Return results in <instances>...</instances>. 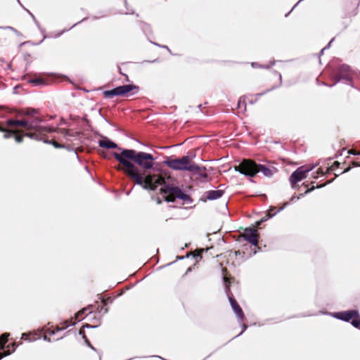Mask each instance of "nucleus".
<instances>
[{"label":"nucleus","mask_w":360,"mask_h":360,"mask_svg":"<svg viewBox=\"0 0 360 360\" xmlns=\"http://www.w3.org/2000/svg\"><path fill=\"white\" fill-rule=\"evenodd\" d=\"M112 155L125 167L124 173L134 180L136 185L141 186L143 189L148 188L144 174L136 165L146 170L153 169L155 158L152 154L134 149L120 148V153L113 152Z\"/></svg>","instance_id":"nucleus-1"},{"label":"nucleus","mask_w":360,"mask_h":360,"mask_svg":"<svg viewBox=\"0 0 360 360\" xmlns=\"http://www.w3.org/2000/svg\"><path fill=\"white\" fill-rule=\"evenodd\" d=\"M19 115L25 117L26 118L18 120L14 118H9L5 121V123L8 127H24L27 129H38L39 124L43 122L42 118L39 115V110L35 108H27L22 109L19 112Z\"/></svg>","instance_id":"nucleus-2"},{"label":"nucleus","mask_w":360,"mask_h":360,"mask_svg":"<svg viewBox=\"0 0 360 360\" xmlns=\"http://www.w3.org/2000/svg\"><path fill=\"white\" fill-rule=\"evenodd\" d=\"M194 157L195 155L190 156L188 155L176 158L167 157L163 161V164L174 171H185L191 173L198 168L194 166V162L193 161Z\"/></svg>","instance_id":"nucleus-3"},{"label":"nucleus","mask_w":360,"mask_h":360,"mask_svg":"<svg viewBox=\"0 0 360 360\" xmlns=\"http://www.w3.org/2000/svg\"><path fill=\"white\" fill-rule=\"evenodd\" d=\"M331 77L333 81L332 84H328L326 82H321V84L332 87L337 83L342 82L347 85L353 86L352 73L351 68L348 65L342 64L339 65L332 72Z\"/></svg>","instance_id":"nucleus-4"},{"label":"nucleus","mask_w":360,"mask_h":360,"mask_svg":"<svg viewBox=\"0 0 360 360\" xmlns=\"http://www.w3.org/2000/svg\"><path fill=\"white\" fill-rule=\"evenodd\" d=\"M326 314L336 319L349 323L354 328L360 330V314L357 309H349L337 312H326Z\"/></svg>","instance_id":"nucleus-5"},{"label":"nucleus","mask_w":360,"mask_h":360,"mask_svg":"<svg viewBox=\"0 0 360 360\" xmlns=\"http://www.w3.org/2000/svg\"><path fill=\"white\" fill-rule=\"evenodd\" d=\"M222 281L224 286V291L231 304V309L237 316L238 321H243L245 318L244 313L231 290V283L234 281V278H227L226 277L223 276Z\"/></svg>","instance_id":"nucleus-6"},{"label":"nucleus","mask_w":360,"mask_h":360,"mask_svg":"<svg viewBox=\"0 0 360 360\" xmlns=\"http://www.w3.org/2000/svg\"><path fill=\"white\" fill-rule=\"evenodd\" d=\"M139 86L134 84H123L110 90H105L103 94L105 98L111 99L115 96L128 97L138 93Z\"/></svg>","instance_id":"nucleus-7"},{"label":"nucleus","mask_w":360,"mask_h":360,"mask_svg":"<svg viewBox=\"0 0 360 360\" xmlns=\"http://www.w3.org/2000/svg\"><path fill=\"white\" fill-rule=\"evenodd\" d=\"M161 194H174L175 198L182 200V205L191 204L193 202L192 197L183 188L172 184H165L160 189Z\"/></svg>","instance_id":"nucleus-8"},{"label":"nucleus","mask_w":360,"mask_h":360,"mask_svg":"<svg viewBox=\"0 0 360 360\" xmlns=\"http://www.w3.org/2000/svg\"><path fill=\"white\" fill-rule=\"evenodd\" d=\"M56 129L54 127H41V124H39V128L38 129H35L33 132H27L25 136L27 137H29L32 139H34L36 141H43L44 143H49L53 145L56 148H65V146L60 145L56 141H49L47 139H45L44 137V134L42 132H49L51 133L53 131H56Z\"/></svg>","instance_id":"nucleus-9"},{"label":"nucleus","mask_w":360,"mask_h":360,"mask_svg":"<svg viewBox=\"0 0 360 360\" xmlns=\"http://www.w3.org/2000/svg\"><path fill=\"white\" fill-rule=\"evenodd\" d=\"M315 165H302L295 169L290 176L289 181L292 188H295V185L305 179L307 174L314 168Z\"/></svg>","instance_id":"nucleus-10"},{"label":"nucleus","mask_w":360,"mask_h":360,"mask_svg":"<svg viewBox=\"0 0 360 360\" xmlns=\"http://www.w3.org/2000/svg\"><path fill=\"white\" fill-rule=\"evenodd\" d=\"M234 169L245 176L252 178V172H255L253 160H243L240 164L234 167Z\"/></svg>","instance_id":"nucleus-11"},{"label":"nucleus","mask_w":360,"mask_h":360,"mask_svg":"<svg viewBox=\"0 0 360 360\" xmlns=\"http://www.w3.org/2000/svg\"><path fill=\"white\" fill-rule=\"evenodd\" d=\"M253 165L255 172H252V177H255L259 172L262 173L266 177H271L277 172V169L274 166L257 164L255 161H253Z\"/></svg>","instance_id":"nucleus-12"},{"label":"nucleus","mask_w":360,"mask_h":360,"mask_svg":"<svg viewBox=\"0 0 360 360\" xmlns=\"http://www.w3.org/2000/svg\"><path fill=\"white\" fill-rule=\"evenodd\" d=\"M242 238L244 240L250 243L252 246L257 247L259 236L257 231L254 227H246L244 229Z\"/></svg>","instance_id":"nucleus-13"},{"label":"nucleus","mask_w":360,"mask_h":360,"mask_svg":"<svg viewBox=\"0 0 360 360\" xmlns=\"http://www.w3.org/2000/svg\"><path fill=\"white\" fill-rule=\"evenodd\" d=\"M9 335L10 334L8 333H4L0 335V349H3L4 348L6 344L8 342V338ZM11 347H12V350L5 353L4 354L0 355V360L2 359L4 357L10 355L11 353L14 352L16 348L18 347V345H16L15 343L9 344L7 346L8 349H9Z\"/></svg>","instance_id":"nucleus-14"},{"label":"nucleus","mask_w":360,"mask_h":360,"mask_svg":"<svg viewBox=\"0 0 360 360\" xmlns=\"http://www.w3.org/2000/svg\"><path fill=\"white\" fill-rule=\"evenodd\" d=\"M98 146L105 149H119L121 148L118 146V145L112 141L108 137L103 136L101 139H99L98 141Z\"/></svg>","instance_id":"nucleus-15"},{"label":"nucleus","mask_w":360,"mask_h":360,"mask_svg":"<svg viewBox=\"0 0 360 360\" xmlns=\"http://www.w3.org/2000/svg\"><path fill=\"white\" fill-rule=\"evenodd\" d=\"M288 202H285L283 204L282 207L278 209L276 211V207L274 206H270L269 210L266 212V215L261 219L262 221L265 222L268 219L274 217L277 213L282 211L284 208H285L288 205Z\"/></svg>","instance_id":"nucleus-16"},{"label":"nucleus","mask_w":360,"mask_h":360,"mask_svg":"<svg viewBox=\"0 0 360 360\" xmlns=\"http://www.w3.org/2000/svg\"><path fill=\"white\" fill-rule=\"evenodd\" d=\"M288 202H285L283 204L282 207L278 209L276 211V207L274 206H270L269 210L266 212V215L261 219L262 221L265 222L268 219L274 217L277 213L282 211L284 208H285L288 205Z\"/></svg>","instance_id":"nucleus-17"},{"label":"nucleus","mask_w":360,"mask_h":360,"mask_svg":"<svg viewBox=\"0 0 360 360\" xmlns=\"http://www.w3.org/2000/svg\"><path fill=\"white\" fill-rule=\"evenodd\" d=\"M58 131H60L68 141H71L72 138L77 139L82 134L81 131H74L73 129H59Z\"/></svg>","instance_id":"nucleus-18"},{"label":"nucleus","mask_w":360,"mask_h":360,"mask_svg":"<svg viewBox=\"0 0 360 360\" xmlns=\"http://www.w3.org/2000/svg\"><path fill=\"white\" fill-rule=\"evenodd\" d=\"M224 190H210L205 193L207 195V199L208 200H215L221 198L224 194Z\"/></svg>","instance_id":"nucleus-19"},{"label":"nucleus","mask_w":360,"mask_h":360,"mask_svg":"<svg viewBox=\"0 0 360 360\" xmlns=\"http://www.w3.org/2000/svg\"><path fill=\"white\" fill-rule=\"evenodd\" d=\"M325 185L326 184H322V185H318L317 184L316 186L312 185L311 188H307L303 193L300 194V195H293L291 197L290 200V202H294L298 200L300 198V197H302L304 195H306V194L313 191L315 188H321L325 186Z\"/></svg>","instance_id":"nucleus-20"},{"label":"nucleus","mask_w":360,"mask_h":360,"mask_svg":"<svg viewBox=\"0 0 360 360\" xmlns=\"http://www.w3.org/2000/svg\"><path fill=\"white\" fill-rule=\"evenodd\" d=\"M274 74L278 77V79H279L278 86H280L282 84V76H281V74L279 72L276 71V70L274 71ZM277 87H278V86H274L271 87L270 89H267L266 91H264L262 93L258 94L257 96H262L264 95L266 93L272 91V90L276 89Z\"/></svg>","instance_id":"nucleus-21"},{"label":"nucleus","mask_w":360,"mask_h":360,"mask_svg":"<svg viewBox=\"0 0 360 360\" xmlns=\"http://www.w3.org/2000/svg\"><path fill=\"white\" fill-rule=\"evenodd\" d=\"M0 131L4 132V139H8L13 136L14 131L8 130L0 122Z\"/></svg>","instance_id":"nucleus-22"},{"label":"nucleus","mask_w":360,"mask_h":360,"mask_svg":"<svg viewBox=\"0 0 360 360\" xmlns=\"http://www.w3.org/2000/svg\"><path fill=\"white\" fill-rule=\"evenodd\" d=\"M29 84H32L34 86L44 85L46 84V82L44 79L41 77L31 78L27 80Z\"/></svg>","instance_id":"nucleus-23"},{"label":"nucleus","mask_w":360,"mask_h":360,"mask_svg":"<svg viewBox=\"0 0 360 360\" xmlns=\"http://www.w3.org/2000/svg\"><path fill=\"white\" fill-rule=\"evenodd\" d=\"M140 27L145 34L148 35V34H150L152 33V30H151L150 25H148L146 22H141Z\"/></svg>","instance_id":"nucleus-24"},{"label":"nucleus","mask_w":360,"mask_h":360,"mask_svg":"<svg viewBox=\"0 0 360 360\" xmlns=\"http://www.w3.org/2000/svg\"><path fill=\"white\" fill-rule=\"evenodd\" d=\"M32 18L34 24L36 25V26L37 27V28L40 31V32L42 33L43 34H44V37H43V39L39 43V44H41L43 41L44 39H45L46 38V36L45 34L46 30L41 27V25H40L39 22L37 20V18H35L34 15H32Z\"/></svg>","instance_id":"nucleus-25"},{"label":"nucleus","mask_w":360,"mask_h":360,"mask_svg":"<svg viewBox=\"0 0 360 360\" xmlns=\"http://www.w3.org/2000/svg\"><path fill=\"white\" fill-rule=\"evenodd\" d=\"M102 302L103 304V305L101 306V305H98L97 307H96V311L98 313H101L103 311V314H107L108 312V308L105 307L106 306V301L103 299H102Z\"/></svg>","instance_id":"nucleus-26"},{"label":"nucleus","mask_w":360,"mask_h":360,"mask_svg":"<svg viewBox=\"0 0 360 360\" xmlns=\"http://www.w3.org/2000/svg\"><path fill=\"white\" fill-rule=\"evenodd\" d=\"M93 307L92 305H89L88 306V307L86 308H83L81 310H79V311H77L75 314V319L76 321H79L80 319H79V317L82 316L83 314H84V313L86 312V311L89 309H91Z\"/></svg>","instance_id":"nucleus-27"},{"label":"nucleus","mask_w":360,"mask_h":360,"mask_svg":"<svg viewBox=\"0 0 360 360\" xmlns=\"http://www.w3.org/2000/svg\"><path fill=\"white\" fill-rule=\"evenodd\" d=\"M276 63V61L274 60L272 62H271V65H259L258 63H256V62H252L251 63V65L252 68H266V69H269L271 66H273Z\"/></svg>","instance_id":"nucleus-28"},{"label":"nucleus","mask_w":360,"mask_h":360,"mask_svg":"<svg viewBox=\"0 0 360 360\" xmlns=\"http://www.w3.org/2000/svg\"><path fill=\"white\" fill-rule=\"evenodd\" d=\"M88 19L87 17L86 18H84L83 19H82L80 21L76 22L75 25H73L70 28L68 29V30H64L63 31H61L60 33H58V34H56V37H60L63 33H65V32L70 30L72 27H75L76 25H77L78 24L82 22H84L85 20H86Z\"/></svg>","instance_id":"nucleus-29"},{"label":"nucleus","mask_w":360,"mask_h":360,"mask_svg":"<svg viewBox=\"0 0 360 360\" xmlns=\"http://www.w3.org/2000/svg\"><path fill=\"white\" fill-rule=\"evenodd\" d=\"M194 166L197 167V169H195L193 173H197L198 171H201L202 172H206L207 168L205 166H200L194 162Z\"/></svg>","instance_id":"nucleus-30"},{"label":"nucleus","mask_w":360,"mask_h":360,"mask_svg":"<svg viewBox=\"0 0 360 360\" xmlns=\"http://www.w3.org/2000/svg\"><path fill=\"white\" fill-rule=\"evenodd\" d=\"M27 134V133H25V134L24 135H22V136H20V135H15V134H13V137H14V139H15V141H16L17 143H22V141H23V138H24V136H25V134Z\"/></svg>","instance_id":"nucleus-31"},{"label":"nucleus","mask_w":360,"mask_h":360,"mask_svg":"<svg viewBox=\"0 0 360 360\" xmlns=\"http://www.w3.org/2000/svg\"><path fill=\"white\" fill-rule=\"evenodd\" d=\"M195 174H198L200 177L205 179H209V175L207 174L206 172H202L201 171L197 172V173H195Z\"/></svg>","instance_id":"nucleus-32"},{"label":"nucleus","mask_w":360,"mask_h":360,"mask_svg":"<svg viewBox=\"0 0 360 360\" xmlns=\"http://www.w3.org/2000/svg\"><path fill=\"white\" fill-rule=\"evenodd\" d=\"M124 5L126 6V8H127L125 14H127V15H128V14H134V11L132 9L128 8V7H127L128 4H127V0H124Z\"/></svg>","instance_id":"nucleus-33"},{"label":"nucleus","mask_w":360,"mask_h":360,"mask_svg":"<svg viewBox=\"0 0 360 360\" xmlns=\"http://www.w3.org/2000/svg\"><path fill=\"white\" fill-rule=\"evenodd\" d=\"M239 322H240V323H241L240 326H241V327H242L243 330H242V331H241V332H240L238 335H236L235 338H237V337H238V336L241 335H242V334L245 331V330H246V329H247V328H248V326H247V325H245V323H242L243 321H239Z\"/></svg>","instance_id":"nucleus-34"},{"label":"nucleus","mask_w":360,"mask_h":360,"mask_svg":"<svg viewBox=\"0 0 360 360\" xmlns=\"http://www.w3.org/2000/svg\"><path fill=\"white\" fill-rule=\"evenodd\" d=\"M340 163L339 162H338V161H335V162L333 163V165H332V166H331V167H330V170H331V171H334V170H335L337 168H338V167H340Z\"/></svg>","instance_id":"nucleus-35"},{"label":"nucleus","mask_w":360,"mask_h":360,"mask_svg":"<svg viewBox=\"0 0 360 360\" xmlns=\"http://www.w3.org/2000/svg\"><path fill=\"white\" fill-rule=\"evenodd\" d=\"M151 43H152L153 44H154L155 46H157L161 47V48H162V49H167L169 53H171V50L169 49V48L167 46H166V45H160V44H158V43L152 42V41H151Z\"/></svg>","instance_id":"nucleus-36"},{"label":"nucleus","mask_w":360,"mask_h":360,"mask_svg":"<svg viewBox=\"0 0 360 360\" xmlns=\"http://www.w3.org/2000/svg\"><path fill=\"white\" fill-rule=\"evenodd\" d=\"M164 200L167 202H174L176 200V198L165 196Z\"/></svg>","instance_id":"nucleus-37"},{"label":"nucleus","mask_w":360,"mask_h":360,"mask_svg":"<svg viewBox=\"0 0 360 360\" xmlns=\"http://www.w3.org/2000/svg\"><path fill=\"white\" fill-rule=\"evenodd\" d=\"M99 326V324L98 325H90V324H88V323H86L84 326H83V329L84 330V328H96L97 327Z\"/></svg>","instance_id":"nucleus-38"},{"label":"nucleus","mask_w":360,"mask_h":360,"mask_svg":"<svg viewBox=\"0 0 360 360\" xmlns=\"http://www.w3.org/2000/svg\"><path fill=\"white\" fill-rule=\"evenodd\" d=\"M0 29L10 30L13 32H18V30L15 28L11 26L0 27Z\"/></svg>","instance_id":"nucleus-39"},{"label":"nucleus","mask_w":360,"mask_h":360,"mask_svg":"<svg viewBox=\"0 0 360 360\" xmlns=\"http://www.w3.org/2000/svg\"><path fill=\"white\" fill-rule=\"evenodd\" d=\"M67 322H68V321H65V327H63V328H56V331H60V330H62L65 329V328H68L69 326H74V325L75 324V323H74V322H71L70 324H68V323H67Z\"/></svg>","instance_id":"nucleus-40"},{"label":"nucleus","mask_w":360,"mask_h":360,"mask_svg":"<svg viewBox=\"0 0 360 360\" xmlns=\"http://www.w3.org/2000/svg\"><path fill=\"white\" fill-rule=\"evenodd\" d=\"M82 120L83 121H84V122H85L86 125H87V126H90V122H89V120L87 119V115H84L82 117Z\"/></svg>","instance_id":"nucleus-41"},{"label":"nucleus","mask_w":360,"mask_h":360,"mask_svg":"<svg viewBox=\"0 0 360 360\" xmlns=\"http://www.w3.org/2000/svg\"><path fill=\"white\" fill-rule=\"evenodd\" d=\"M348 153L353 155L360 156V151L349 150Z\"/></svg>","instance_id":"nucleus-42"},{"label":"nucleus","mask_w":360,"mask_h":360,"mask_svg":"<svg viewBox=\"0 0 360 360\" xmlns=\"http://www.w3.org/2000/svg\"><path fill=\"white\" fill-rule=\"evenodd\" d=\"M21 338L25 340H30L29 335L27 333H22Z\"/></svg>","instance_id":"nucleus-43"},{"label":"nucleus","mask_w":360,"mask_h":360,"mask_svg":"<svg viewBox=\"0 0 360 360\" xmlns=\"http://www.w3.org/2000/svg\"><path fill=\"white\" fill-rule=\"evenodd\" d=\"M89 348H91L92 350L97 352V349L91 345L90 341H88V342L86 344Z\"/></svg>","instance_id":"nucleus-44"},{"label":"nucleus","mask_w":360,"mask_h":360,"mask_svg":"<svg viewBox=\"0 0 360 360\" xmlns=\"http://www.w3.org/2000/svg\"><path fill=\"white\" fill-rule=\"evenodd\" d=\"M334 40H335V38H333V39H331V40L328 43V44H327L326 46H324V47H323V48L325 49V50L328 49L330 47L331 44H332V42H333Z\"/></svg>","instance_id":"nucleus-45"},{"label":"nucleus","mask_w":360,"mask_h":360,"mask_svg":"<svg viewBox=\"0 0 360 360\" xmlns=\"http://www.w3.org/2000/svg\"><path fill=\"white\" fill-rule=\"evenodd\" d=\"M79 335L82 337V338L86 336L84 330L83 328L80 329L79 331Z\"/></svg>","instance_id":"nucleus-46"},{"label":"nucleus","mask_w":360,"mask_h":360,"mask_svg":"<svg viewBox=\"0 0 360 360\" xmlns=\"http://www.w3.org/2000/svg\"><path fill=\"white\" fill-rule=\"evenodd\" d=\"M157 188V187L155 186H150V184H148V188L146 189V190H150V191H155Z\"/></svg>","instance_id":"nucleus-47"},{"label":"nucleus","mask_w":360,"mask_h":360,"mask_svg":"<svg viewBox=\"0 0 360 360\" xmlns=\"http://www.w3.org/2000/svg\"><path fill=\"white\" fill-rule=\"evenodd\" d=\"M241 105H244V107L245 108L246 104L245 103L244 101H243V103H241V101L239 100L238 102V107L240 108Z\"/></svg>","instance_id":"nucleus-48"},{"label":"nucleus","mask_w":360,"mask_h":360,"mask_svg":"<svg viewBox=\"0 0 360 360\" xmlns=\"http://www.w3.org/2000/svg\"><path fill=\"white\" fill-rule=\"evenodd\" d=\"M200 200L202 201V202H205L207 200H208V199H207V195H205V196H202L200 198Z\"/></svg>","instance_id":"nucleus-49"},{"label":"nucleus","mask_w":360,"mask_h":360,"mask_svg":"<svg viewBox=\"0 0 360 360\" xmlns=\"http://www.w3.org/2000/svg\"><path fill=\"white\" fill-rule=\"evenodd\" d=\"M119 72H120V74L123 75H124V76H125V77H126V80H127V82H129V81L128 75H125V74L122 73V70H121V69H120V68H119Z\"/></svg>","instance_id":"nucleus-50"},{"label":"nucleus","mask_w":360,"mask_h":360,"mask_svg":"<svg viewBox=\"0 0 360 360\" xmlns=\"http://www.w3.org/2000/svg\"><path fill=\"white\" fill-rule=\"evenodd\" d=\"M43 339H44V340L47 341V342H51V338H49L46 335H44Z\"/></svg>","instance_id":"nucleus-51"},{"label":"nucleus","mask_w":360,"mask_h":360,"mask_svg":"<svg viewBox=\"0 0 360 360\" xmlns=\"http://www.w3.org/2000/svg\"><path fill=\"white\" fill-rule=\"evenodd\" d=\"M262 223H264V222L262 221V220L260 219V220L256 221V226L259 227L262 225Z\"/></svg>","instance_id":"nucleus-52"},{"label":"nucleus","mask_w":360,"mask_h":360,"mask_svg":"<svg viewBox=\"0 0 360 360\" xmlns=\"http://www.w3.org/2000/svg\"><path fill=\"white\" fill-rule=\"evenodd\" d=\"M93 319H94V321H97L100 323L101 319V316H100L99 317L94 316Z\"/></svg>","instance_id":"nucleus-53"},{"label":"nucleus","mask_w":360,"mask_h":360,"mask_svg":"<svg viewBox=\"0 0 360 360\" xmlns=\"http://www.w3.org/2000/svg\"><path fill=\"white\" fill-rule=\"evenodd\" d=\"M324 51H326V50H325V49H324V48H323V49L321 50V51L319 52V57H320L321 55H323V54Z\"/></svg>","instance_id":"nucleus-54"},{"label":"nucleus","mask_w":360,"mask_h":360,"mask_svg":"<svg viewBox=\"0 0 360 360\" xmlns=\"http://www.w3.org/2000/svg\"><path fill=\"white\" fill-rule=\"evenodd\" d=\"M350 169H351V167H348L346 169H345V170L342 172V173L348 172Z\"/></svg>","instance_id":"nucleus-55"},{"label":"nucleus","mask_w":360,"mask_h":360,"mask_svg":"<svg viewBox=\"0 0 360 360\" xmlns=\"http://www.w3.org/2000/svg\"><path fill=\"white\" fill-rule=\"evenodd\" d=\"M104 120H105V121L108 124H109L110 125L114 126V124H113L112 122H110L108 119H106V118H105V117H104Z\"/></svg>","instance_id":"nucleus-56"},{"label":"nucleus","mask_w":360,"mask_h":360,"mask_svg":"<svg viewBox=\"0 0 360 360\" xmlns=\"http://www.w3.org/2000/svg\"><path fill=\"white\" fill-rule=\"evenodd\" d=\"M105 15H102V17H104ZM101 18V17H100V16H93V18H94V20H98V19H99V18Z\"/></svg>","instance_id":"nucleus-57"},{"label":"nucleus","mask_w":360,"mask_h":360,"mask_svg":"<svg viewBox=\"0 0 360 360\" xmlns=\"http://www.w3.org/2000/svg\"><path fill=\"white\" fill-rule=\"evenodd\" d=\"M353 165L354 167H359L360 166V164L359 162H353Z\"/></svg>","instance_id":"nucleus-58"},{"label":"nucleus","mask_w":360,"mask_h":360,"mask_svg":"<svg viewBox=\"0 0 360 360\" xmlns=\"http://www.w3.org/2000/svg\"><path fill=\"white\" fill-rule=\"evenodd\" d=\"M83 340H84V342H85V343H86V344L88 342V341H89L86 336H84V337L83 338Z\"/></svg>","instance_id":"nucleus-59"},{"label":"nucleus","mask_w":360,"mask_h":360,"mask_svg":"<svg viewBox=\"0 0 360 360\" xmlns=\"http://www.w3.org/2000/svg\"><path fill=\"white\" fill-rule=\"evenodd\" d=\"M27 12L30 15V16L32 18V15H34L29 10L26 9Z\"/></svg>","instance_id":"nucleus-60"},{"label":"nucleus","mask_w":360,"mask_h":360,"mask_svg":"<svg viewBox=\"0 0 360 360\" xmlns=\"http://www.w3.org/2000/svg\"><path fill=\"white\" fill-rule=\"evenodd\" d=\"M184 259V257H182V256L177 257V259Z\"/></svg>","instance_id":"nucleus-61"},{"label":"nucleus","mask_w":360,"mask_h":360,"mask_svg":"<svg viewBox=\"0 0 360 360\" xmlns=\"http://www.w3.org/2000/svg\"><path fill=\"white\" fill-rule=\"evenodd\" d=\"M157 203L158 204H160L161 203V200L159 198H158V200H157Z\"/></svg>","instance_id":"nucleus-62"},{"label":"nucleus","mask_w":360,"mask_h":360,"mask_svg":"<svg viewBox=\"0 0 360 360\" xmlns=\"http://www.w3.org/2000/svg\"><path fill=\"white\" fill-rule=\"evenodd\" d=\"M56 333V331H51V332H49V334L50 335H54Z\"/></svg>","instance_id":"nucleus-63"},{"label":"nucleus","mask_w":360,"mask_h":360,"mask_svg":"<svg viewBox=\"0 0 360 360\" xmlns=\"http://www.w3.org/2000/svg\"><path fill=\"white\" fill-rule=\"evenodd\" d=\"M198 108L201 110V108H202V104H200L198 105Z\"/></svg>","instance_id":"nucleus-64"}]
</instances>
